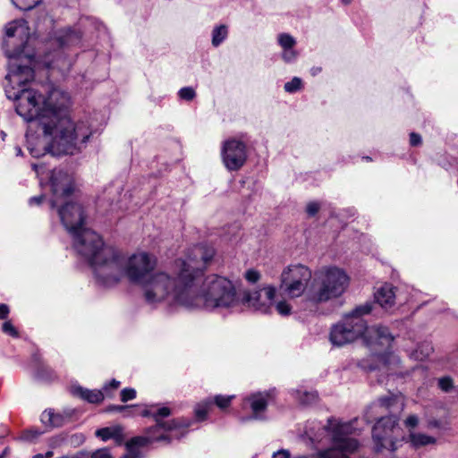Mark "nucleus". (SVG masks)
<instances>
[{
	"label": "nucleus",
	"instance_id": "1",
	"mask_svg": "<svg viewBox=\"0 0 458 458\" xmlns=\"http://www.w3.org/2000/svg\"><path fill=\"white\" fill-rule=\"evenodd\" d=\"M22 45L14 50L5 49L8 58L4 91L9 99L15 101L16 113L27 123H37L43 132L39 142L32 133V124L26 133L27 148L34 157L46 153L53 157L75 155L85 148L93 131L88 122L74 123L67 114L69 94L56 88L46 95L28 89L35 78V55Z\"/></svg>",
	"mask_w": 458,
	"mask_h": 458
},
{
	"label": "nucleus",
	"instance_id": "2",
	"mask_svg": "<svg viewBox=\"0 0 458 458\" xmlns=\"http://www.w3.org/2000/svg\"><path fill=\"white\" fill-rule=\"evenodd\" d=\"M215 250L203 244L190 250L184 259H176L177 286L172 303L191 309H232L240 304L233 283L224 276L204 277V270L213 259Z\"/></svg>",
	"mask_w": 458,
	"mask_h": 458
},
{
	"label": "nucleus",
	"instance_id": "3",
	"mask_svg": "<svg viewBox=\"0 0 458 458\" xmlns=\"http://www.w3.org/2000/svg\"><path fill=\"white\" fill-rule=\"evenodd\" d=\"M103 255L109 261L97 267L96 279L99 284L109 287L126 277L130 283L141 286L147 303H172L177 286L176 259L167 270L153 272L157 259L148 252L139 251L125 257L116 248H107Z\"/></svg>",
	"mask_w": 458,
	"mask_h": 458
},
{
	"label": "nucleus",
	"instance_id": "4",
	"mask_svg": "<svg viewBox=\"0 0 458 458\" xmlns=\"http://www.w3.org/2000/svg\"><path fill=\"white\" fill-rule=\"evenodd\" d=\"M352 424L350 422H338L335 419H328L327 425L320 422H311L307 426L305 434L312 443L322 441L326 435L330 436L332 447L318 453L316 456L299 458H349L359 447L358 441L352 437Z\"/></svg>",
	"mask_w": 458,
	"mask_h": 458
},
{
	"label": "nucleus",
	"instance_id": "5",
	"mask_svg": "<svg viewBox=\"0 0 458 458\" xmlns=\"http://www.w3.org/2000/svg\"><path fill=\"white\" fill-rule=\"evenodd\" d=\"M349 280L344 269L335 266L323 267L315 271L307 297L315 303L338 298L348 288Z\"/></svg>",
	"mask_w": 458,
	"mask_h": 458
},
{
	"label": "nucleus",
	"instance_id": "6",
	"mask_svg": "<svg viewBox=\"0 0 458 458\" xmlns=\"http://www.w3.org/2000/svg\"><path fill=\"white\" fill-rule=\"evenodd\" d=\"M372 303L365 302L344 314L343 318L331 327L329 334L331 344L340 347L364 337L368 324L363 317L372 311Z\"/></svg>",
	"mask_w": 458,
	"mask_h": 458
},
{
	"label": "nucleus",
	"instance_id": "7",
	"mask_svg": "<svg viewBox=\"0 0 458 458\" xmlns=\"http://www.w3.org/2000/svg\"><path fill=\"white\" fill-rule=\"evenodd\" d=\"M140 414L142 417H152L156 424L146 429V435L158 436L166 435L164 439L165 444H170L174 440H180L188 433V428L193 423V420L186 418H177L170 420H164L165 418L171 414L168 407H161L153 411L148 408H144Z\"/></svg>",
	"mask_w": 458,
	"mask_h": 458
},
{
	"label": "nucleus",
	"instance_id": "8",
	"mask_svg": "<svg viewBox=\"0 0 458 458\" xmlns=\"http://www.w3.org/2000/svg\"><path fill=\"white\" fill-rule=\"evenodd\" d=\"M82 32L77 28H66L56 32L52 45L59 49L47 53L42 59L43 65L47 69H57L62 72H67L72 65V61L61 49L64 47L75 46L80 43Z\"/></svg>",
	"mask_w": 458,
	"mask_h": 458
},
{
	"label": "nucleus",
	"instance_id": "9",
	"mask_svg": "<svg viewBox=\"0 0 458 458\" xmlns=\"http://www.w3.org/2000/svg\"><path fill=\"white\" fill-rule=\"evenodd\" d=\"M71 236L73 240L74 250L89 263L96 276L97 267L101 263L109 261V259H106L103 252L106 249L114 247L105 245L101 237L88 228H84Z\"/></svg>",
	"mask_w": 458,
	"mask_h": 458
},
{
	"label": "nucleus",
	"instance_id": "10",
	"mask_svg": "<svg viewBox=\"0 0 458 458\" xmlns=\"http://www.w3.org/2000/svg\"><path fill=\"white\" fill-rule=\"evenodd\" d=\"M311 270L303 265L297 264L287 267L281 275L279 290L290 298L301 296L311 279Z\"/></svg>",
	"mask_w": 458,
	"mask_h": 458
},
{
	"label": "nucleus",
	"instance_id": "11",
	"mask_svg": "<svg viewBox=\"0 0 458 458\" xmlns=\"http://www.w3.org/2000/svg\"><path fill=\"white\" fill-rule=\"evenodd\" d=\"M399 418L396 415L384 416L378 419L372 429V438L376 452L383 450L395 451Z\"/></svg>",
	"mask_w": 458,
	"mask_h": 458
},
{
	"label": "nucleus",
	"instance_id": "12",
	"mask_svg": "<svg viewBox=\"0 0 458 458\" xmlns=\"http://www.w3.org/2000/svg\"><path fill=\"white\" fill-rule=\"evenodd\" d=\"M49 185L52 191L50 204L53 208L65 201L74 190L72 176L63 169L51 171Z\"/></svg>",
	"mask_w": 458,
	"mask_h": 458
},
{
	"label": "nucleus",
	"instance_id": "13",
	"mask_svg": "<svg viewBox=\"0 0 458 458\" xmlns=\"http://www.w3.org/2000/svg\"><path fill=\"white\" fill-rule=\"evenodd\" d=\"M223 164L228 171H238L247 160V146L245 142L235 138L225 140L221 147Z\"/></svg>",
	"mask_w": 458,
	"mask_h": 458
},
{
	"label": "nucleus",
	"instance_id": "14",
	"mask_svg": "<svg viewBox=\"0 0 458 458\" xmlns=\"http://www.w3.org/2000/svg\"><path fill=\"white\" fill-rule=\"evenodd\" d=\"M275 294L276 288L270 285L252 292L244 291L240 303L255 311L269 313L273 307Z\"/></svg>",
	"mask_w": 458,
	"mask_h": 458
},
{
	"label": "nucleus",
	"instance_id": "15",
	"mask_svg": "<svg viewBox=\"0 0 458 458\" xmlns=\"http://www.w3.org/2000/svg\"><path fill=\"white\" fill-rule=\"evenodd\" d=\"M56 208L61 222L71 235L86 228L84 226L85 215L81 205L65 200Z\"/></svg>",
	"mask_w": 458,
	"mask_h": 458
},
{
	"label": "nucleus",
	"instance_id": "16",
	"mask_svg": "<svg viewBox=\"0 0 458 458\" xmlns=\"http://www.w3.org/2000/svg\"><path fill=\"white\" fill-rule=\"evenodd\" d=\"M269 394L267 392H257L246 395L241 404L242 411H246L249 409L251 411V414L249 416H241L239 418L241 422H247L250 420H263L264 413L268 404Z\"/></svg>",
	"mask_w": 458,
	"mask_h": 458
},
{
	"label": "nucleus",
	"instance_id": "17",
	"mask_svg": "<svg viewBox=\"0 0 458 458\" xmlns=\"http://www.w3.org/2000/svg\"><path fill=\"white\" fill-rule=\"evenodd\" d=\"M78 411L66 407L62 411H55L53 409H46L40 415V421L47 427L60 428L71 422Z\"/></svg>",
	"mask_w": 458,
	"mask_h": 458
},
{
	"label": "nucleus",
	"instance_id": "18",
	"mask_svg": "<svg viewBox=\"0 0 458 458\" xmlns=\"http://www.w3.org/2000/svg\"><path fill=\"white\" fill-rule=\"evenodd\" d=\"M399 362V358L393 353L387 355L371 354L366 360L359 362L358 366L360 369L373 371L376 369H394L392 365Z\"/></svg>",
	"mask_w": 458,
	"mask_h": 458
},
{
	"label": "nucleus",
	"instance_id": "19",
	"mask_svg": "<svg viewBox=\"0 0 458 458\" xmlns=\"http://www.w3.org/2000/svg\"><path fill=\"white\" fill-rule=\"evenodd\" d=\"M165 437H167L166 435H146L132 437L130 441L126 443V454H123L122 458H142L143 455L140 450V447L145 446L154 442L164 443V439Z\"/></svg>",
	"mask_w": 458,
	"mask_h": 458
},
{
	"label": "nucleus",
	"instance_id": "20",
	"mask_svg": "<svg viewBox=\"0 0 458 458\" xmlns=\"http://www.w3.org/2000/svg\"><path fill=\"white\" fill-rule=\"evenodd\" d=\"M364 338L367 344L370 346L374 344L388 346L394 340V336L391 335L388 328L381 325L371 327H368Z\"/></svg>",
	"mask_w": 458,
	"mask_h": 458
},
{
	"label": "nucleus",
	"instance_id": "21",
	"mask_svg": "<svg viewBox=\"0 0 458 458\" xmlns=\"http://www.w3.org/2000/svg\"><path fill=\"white\" fill-rule=\"evenodd\" d=\"M277 44L282 48L281 58L284 63L293 64L297 60L299 53L295 49L297 44L295 38L286 32L279 33Z\"/></svg>",
	"mask_w": 458,
	"mask_h": 458
},
{
	"label": "nucleus",
	"instance_id": "22",
	"mask_svg": "<svg viewBox=\"0 0 458 458\" xmlns=\"http://www.w3.org/2000/svg\"><path fill=\"white\" fill-rule=\"evenodd\" d=\"M376 301L385 310L391 309L395 304L394 287L386 284L375 293Z\"/></svg>",
	"mask_w": 458,
	"mask_h": 458
},
{
	"label": "nucleus",
	"instance_id": "23",
	"mask_svg": "<svg viewBox=\"0 0 458 458\" xmlns=\"http://www.w3.org/2000/svg\"><path fill=\"white\" fill-rule=\"evenodd\" d=\"M70 391L72 395L78 396L89 403H99L105 399L101 390H90L79 385H72Z\"/></svg>",
	"mask_w": 458,
	"mask_h": 458
},
{
	"label": "nucleus",
	"instance_id": "24",
	"mask_svg": "<svg viewBox=\"0 0 458 458\" xmlns=\"http://www.w3.org/2000/svg\"><path fill=\"white\" fill-rule=\"evenodd\" d=\"M96 436L103 441L113 439L117 445H123L125 437L123 434V428L120 425L99 428L96 431Z\"/></svg>",
	"mask_w": 458,
	"mask_h": 458
},
{
	"label": "nucleus",
	"instance_id": "25",
	"mask_svg": "<svg viewBox=\"0 0 458 458\" xmlns=\"http://www.w3.org/2000/svg\"><path fill=\"white\" fill-rule=\"evenodd\" d=\"M294 398L302 405H310L318 401V395L316 391L308 390L304 387L294 389L293 391Z\"/></svg>",
	"mask_w": 458,
	"mask_h": 458
},
{
	"label": "nucleus",
	"instance_id": "26",
	"mask_svg": "<svg viewBox=\"0 0 458 458\" xmlns=\"http://www.w3.org/2000/svg\"><path fill=\"white\" fill-rule=\"evenodd\" d=\"M409 440L411 445L418 449L423 446H427L429 445H435L437 443V438L424 433H417V432H410L409 433Z\"/></svg>",
	"mask_w": 458,
	"mask_h": 458
},
{
	"label": "nucleus",
	"instance_id": "27",
	"mask_svg": "<svg viewBox=\"0 0 458 458\" xmlns=\"http://www.w3.org/2000/svg\"><path fill=\"white\" fill-rule=\"evenodd\" d=\"M26 30H27V28L25 27L24 21H13V22L8 24V26L6 27L5 33H6V36L8 38H13L17 36H19V37L26 36V40H27L28 36L26 33ZM22 45L27 46V41L22 42V44L19 47H21Z\"/></svg>",
	"mask_w": 458,
	"mask_h": 458
},
{
	"label": "nucleus",
	"instance_id": "28",
	"mask_svg": "<svg viewBox=\"0 0 458 458\" xmlns=\"http://www.w3.org/2000/svg\"><path fill=\"white\" fill-rule=\"evenodd\" d=\"M229 30L225 24L216 25L211 32V44L214 47H218L228 37Z\"/></svg>",
	"mask_w": 458,
	"mask_h": 458
},
{
	"label": "nucleus",
	"instance_id": "29",
	"mask_svg": "<svg viewBox=\"0 0 458 458\" xmlns=\"http://www.w3.org/2000/svg\"><path fill=\"white\" fill-rule=\"evenodd\" d=\"M433 352V346L430 342L420 343L418 347L410 353V358L415 360H424Z\"/></svg>",
	"mask_w": 458,
	"mask_h": 458
},
{
	"label": "nucleus",
	"instance_id": "30",
	"mask_svg": "<svg viewBox=\"0 0 458 458\" xmlns=\"http://www.w3.org/2000/svg\"><path fill=\"white\" fill-rule=\"evenodd\" d=\"M235 398L234 394H216L212 397H208V400L211 401V405H216L221 411H225L230 407L233 400Z\"/></svg>",
	"mask_w": 458,
	"mask_h": 458
},
{
	"label": "nucleus",
	"instance_id": "31",
	"mask_svg": "<svg viewBox=\"0 0 458 458\" xmlns=\"http://www.w3.org/2000/svg\"><path fill=\"white\" fill-rule=\"evenodd\" d=\"M211 407V401L208 398L198 403L194 410L197 420L199 421L205 420Z\"/></svg>",
	"mask_w": 458,
	"mask_h": 458
},
{
	"label": "nucleus",
	"instance_id": "32",
	"mask_svg": "<svg viewBox=\"0 0 458 458\" xmlns=\"http://www.w3.org/2000/svg\"><path fill=\"white\" fill-rule=\"evenodd\" d=\"M120 381L116 379H112L110 382L106 384L101 390L103 392L104 398H112L116 390L120 387Z\"/></svg>",
	"mask_w": 458,
	"mask_h": 458
},
{
	"label": "nucleus",
	"instance_id": "33",
	"mask_svg": "<svg viewBox=\"0 0 458 458\" xmlns=\"http://www.w3.org/2000/svg\"><path fill=\"white\" fill-rule=\"evenodd\" d=\"M55 379V374H33V381L39 386H48Z\"/></svg>",
	"mask_w": 458,
	"mask_h": 458
},
{
	"label": "nucleus",
	"instance_id": "34",
	"mask_svg": "<svg viewBox=\"0 0 458 458\" xmlns=\"http://www.w3.org/2000/svg\"><path fill=\"white\" fill-rule=\"evenodd\" d=\"M302 87V81L299 77H293L290 81L286 82L284 89L288 93H294L300 90Z\"/></svg>",
	"mask_w": 458,
	"mask_h": 458
},
{
	"label": "nucleus",
	"instance_id": "35",
	"mask_svg": "<svg viewBox=\"0 0 458 458\" xmlns=\"http://www.w3.org/2000/svg\"><path fill=\"white\" fill-rule=\"evenodd\" d=\"M42 0H13V4L20 9L31 10Z\"/></svg>",
	"mask_w": 458,
	"mask_h": 458
},
{
	"label": "nucleus",
	"instance_id": "36",
	"mask_svg": "<svg viewBox=\"0 0 458 458\" xmlns=\"http://www.w3.org/2000/svg\"><path fill=\"white\" fill-rule=\"evenodd\" d=\"M420 422V418L416 414H410L403 421V425L406 428L409 429L410 432H413L412 430L418 427Z\"/></svg>",
	"mask_w": 458,
	"mask_h": 458
},
{
	"label": "nucleus",
	"instance_id": "37",
	"mask_svg": "<svg viewBox=\"0 0 458 458\" xmlns=\"http://www.w3.org/2000/svg\"><path fill=\"white\" fill-rule=\"evenodd\" d=\"M178 95L180 98L191 101L196 97V92L191 87H184L179 90Z\"/></svg>",
	"mask_w": 458,
	"mask_h": 458
},
{
	"label": "nucleus",
	"instance_id": "38",
	"mask_svg": "<svg viewBox=\"0 0 458 458\" xmlns=\"http://www.w3.org/2000/svg\"><path fill=\"white\" fill-rule=\"evenodd\" d=\"M2 330L4 334L9 335L13 337H15V338L19 337V332L14 327V326L12 324V322L9 320L4 322V324L2 326Z\"/></svg>",
	"mask_w": 458,
	"mask_h": 458
},
{
	"label": "nucleus",
	"instance_id": "39",
	"mask_svg": "<svg viewBox=\"0 0 458 458\" xmlns=\"http://www.w3.org/2000/svg\"><path fill=\"white\" fill-rule=\"evenodd\" d=\"M438 386L443 391L449 392L454 386L453 380L448 376L443 377L438 379Z\"/></svg>",
	"mask_w": 458,
	"mask_h": 458
},
{
	"label": "nucleus",
	"instance_id": "40",
	"mask_svg": "<svg viewBox=\"0 0 458 458\" xmlns=\"http://www.w3.org/2000/svg\"><path fill=\"white\" fill-rule=\"evenodd\" d=\"M136 397V390L134 388H123L121 391V401L126 403Z\"/></svg>",
	"mask_w": 458,
	"mask_h": 458
},
{
	"label": "nucleus",
	"instance_id": "41",
	"mask_svg": "<svg viewBox=\"0 0 458 458\" xmlns=\"http://www.w3.org/2000/svg\"><path fill=\"white\" fill-rule=\"evenodd\" d=\"M90 458H113L108 448H100L98 449L91 454H89Z\"/></svg>",
	"mask_w": 458,
	"mask_h": 458
},
{
	"label": "nucleus",
	"instance_id": "42",
	"mask_svg": "<svg viewBox=\"0 0 458 458\" xmlns=\"http://www.w3.org/2000/svg\"><path fill=\"white\" fill-rule=\"evenodd\" d=\"M397 398L393 396H386L378 399L377 405L379 407H385L386 409L391 408L394 403H396Z\"/></svg>",
	"mask_w": 458,
	"mask_h": 458
},
{
	"label": "nucleus",
	"instance_id": "43",
	"mask_svg": "<svg viewBox=\"0 0 458 458\" xmlns=\"http://www.w3.org/2000/svg\"><path fill=\"white\" fill-rule=\"evenodd\" d=\"M42 434L41 431L37 429H27L23 431L21 438L26 441H31L34 438H37Z\"/></svg>",
	"mask_w": 458,
	"mask_h": 458
},
{
	"label": "nucleus",
	"instance_id": "44",
	"mask_svg": "<svg viewBox=\"0 0 458 458\" xmlns=\"http://www.w3.org/2000/svg\"><path fill=\"white\" fill-rule=\"evenodd\" d=\"M276 309L280 315L287 316L291 312V307L286 301H279L276 305Z\"/></svg>",
	"mask_w": 458,
	"mask_h": 458
},
{
	"label": "nucleus",
	"instance_id": "45",
	"mask_svg": "<svg viewBox=\"0 0 458 458\" xmlns=\"http://www.w3.org/2000/svg\"><path fill=\"white\" fill-rule=\"evenodd\" d=\"M443 421L441 420L436 418H428L427 419V428L428 429L437 428L440 429L443 428Z\"/></svg>",
	"mask_w": 458,
	"mask_h": 458
},
{
	"label": "nucleus",
	"instance_id": "46",
	"mask_svg": "<svg viewBox=\"0 0 458 458\" xmlns=\"http://www.w3.org/2000/svg\"><path fill=\"white\" fill-rule=\"evenodd\" d=\"M245 278L250 283H256L260 278V274L254 269H250L245 273Z\"/></svg>",
	"mask_w": 458,
	"mask_h": 458
},
{
	"label": "nucleus",
	"instance_id": "47",
	"mask_svg": "<svg viewBox=\"0 0 458 458\" xmlns=\"http://www.w3.org/2000/svg\"><path fill=\"white\" fill-rule=\"evenodd\" d=\"M320 206L318 202H310L306 207V211L309 216H314L319 210Z\"/></svg>",
	"mask_w": 458,
	"mask_h": 458
},
{
	"label": "nucleus",
	"instance_id": "48",
	"mask_svg": "<svg viewBox=\"0 0 458 458\" xmlns=\"http://www.w3.org/2000/svg\"><path fill=\"white\" fill-rule=\"evenodd\" d=\"M422 142L421 136L418 133L411 132L410 134V144L413 147L420 146Z\"/></svg>",
	"mask_w": 458,
	"mask_h": 458
},
{
	"label": "nucleus",
	"instance_id": "49",
	"mask_svg": "<svg viewBox=\"0 0 458 458\" xmlns=\"http://www.w3.org/2000/svg\"><path fill=\"white\" fill-rule=\"evenodd\" d=\"M131 409V406L129 405H109L106 409L107 411H116V412H121L123 413V411L124 410H130Z\"/></svg>",
	"mask_w": 458,
	"mask_h": 458
},
{
	"label": "nucleus",
	"instance_id": "50",
	"mask_svg": "<svg viewBox=\"0 0 458 458\" xmlns=\"http://www.w3.org/2000/svg\"><path fill=\"white\" fill-rule=\"evenodd\" d=\"M291 454L286 449H280L276 452H274L272 454V458H290Z\"/></svg>",
	"mask_w": 458,
	"mask_h": 458
},
{
	"label": "nucleus",
	"instance_id": "51",
	"mask_svg": "<svg viewBox=\"0 0 458 458\" xmlns=\"http://www.w3.org/2000/svg\"><path fill=\"white\" fill-rule=\"evenodd\" d=\"M10 309L8 305L0 303V319H6L9 316Z\"/></svg>",
	"mask_w": 458,
	"mask_h": 458
},
{
	"label": "nucleus",
	"instance_id": "52",
	"mask_svg": "<svg viewBox=\"0 0 458 458\" xmlns=\"http://www.w3.org/2000/svg\"><path fill=\"white\" fill-rule=\"evenodd\" d=\"M131 409L124 410L123 411V416L131 417L136 415V410L139 408V405H130Z\"/></svg>",
	"mask_w": 458,
	"mask_h": 458
},
{
	"label": "nucleus",
	"instance_id": "53",
	"mask_svg": "<svg viewBox=\"0 0 458 458\" xmlns=\"http://www.w3.org/2000/svg\"><path fill=\"white\" fill-rule=\"evenodd\" d=\"M43 199H44L43 195L32 197L29 199V204L30 206L39 205L42 202Z\"/></svg>",
	"mask_w": 458,
	"mask_h": 458
},
{
	"label": "nucleus",
	"instance_id": "54",
	"mask_svg": "<svg viewBox=\"0 0 458 458\" xmlns=\"http://www.w3.org/2000/svg\"><path fill=\"white\" fill-rule=\"evenodd\" d=\"M72 438H75L77 441H80L81 443L84 441V437L82 435H74L72 436Z\"/></svg>",
	"mask_w": 458,
	"mask_h": 458
},
{
	"label": "nucleus",
	"instance_id": "55",
	"mask_svg": "<svg viewBox=\"0 0 458 458\" xmlns=\"http://www.w3.org/2000/svg\"><path fill=\"white\" fill-rule=\"evenodd\" d=\"M53 455H54L53 451H47V452L44 454V458H51Z\"/></svg>",
	"mask_w": 458,
	"mask_h": 458
},
{
	"label": "nucleus",
	"instance_id": "56",
	"mask_svg": "<svg viewBox=\"0 0 458 458\" xmlns=\"http://www.w3.org/2000/svg\"><path fill=\"white\" fill-rule=\"evenodd\" d=\"M319 72H320V68H318V67L317 68H312V70H311L312 75H316Z\"/></svg>",
	"mask_w": 458,
	"mask_h": 458
},
{
	"label": "nucleus",
	"instance_id": "57",
	"mask_svg": "<svg viewBox=\"0 0 458 458\" xmlns=\"http://www.w3.org/2000/svg\"><path fill=\"white\" fill-rule=\"evenodd\" d=\"M32 167H33V169H34L38 174L39 173V172H38V168H39V165H37V164H33V165H32Z\"/></svg>",
	"mask_w": 458,
	"mask_h": 458
},
{
	"label": "nucleus",
	"instance_id": "58",
	"mask_svg": "<svg viewBox=\"0 0 458 458\" xmlns=\"http://www.w3.org/2000/svg\"><path fill=\"white\" fill-rule=\"evenodd\" d=\"M344 4L347 5L352 3V0H340Z\"/></svg>",
	"mask_w": 458,
	"mask_h": 458
},
{
	"label": "nucleus",
	"instance_id": "59",
	"mask_svg": "<svg viewBox=\"0 0 458 458\" xmlns=\"http://www.w3.org/2000/svg\"><path fill=\"white\" fill-rule=\"evenodd\" d=\"M33 458H44V454H37L33 456Z\"/></svg>",
	"mask_w": 458,
	"mask_h": 458
},
{
	"label": "nucleus",
	"instance_id": "60",
	"mask_svg": "<svg viewBox=\"0 0 458 458\" xmlns=\"http://www.w3.org/2000/svg\"><path fill=\"white\" fill-rule=\"evenodd\" d=\"M363 159H365L366 161H371V157H363Z\"/></svg>",
	"mask_w": 458,
	"mask_h": 458
},
{
	"label": "nucleus",
	"instance_id": "61",
	"mask_svg": "<svg viewBox=\"0 0 458 458\" xmlns=\"http://www.w3.org/2000/svg\"><path fill=\"white\" fill-rule=\"evenodd\" d=\"M17 155H21V149L20 148H17Z\"/></svg>",
	"mask_w": 458,
	"mask_h": 458
},
{
	"label": "nucleus",
	"instance_id": "62",
	"mask_svg": "<svg viewBox=\"0 0 458 458\" xmlns=\"http://www.w3.org/2000/svg\"><path fill=\"white\" fill-rule=\"evenodd\" d=\"M454 366H455V369H458V360H455V361L454 362Z\"/></svg>",
	"mask_w": 458,
	"mask_h": 458
},
{
	"label": "nucleus",
	"instance_id": "63",
	"mask_svg": "<svg viewBox=\"0 0 458 458\" xmlns=\"http://www.w3.org/2000/svg\"><path fill=\"white\" fill-rule=\"evenodd\" d=\"M6 454V450L4 451V453L2 454H0V458H3Z\"/></svg>",
	"mask_w": 458,
	"mask_h": 458
},
{
	"label": "nucleus",
	"instance_id": "64",
	"mask_svg": "<svg viewBox=\"0 0 458 458\" xmlns=\"http://www.w3.org/2000/svg\"><path fill=\"white\" fill-rule=\"evenodd\" d=\"M9 44H11V42H10L9 40H6V41L4 42L5 47H7Z\"/></svg>",
	"mask_w": 458,
	"mask_h": 458
}]
</instances>
